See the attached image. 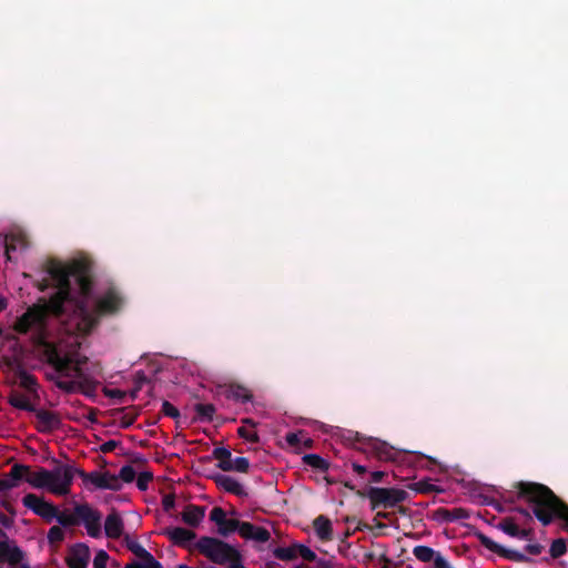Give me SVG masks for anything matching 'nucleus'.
Listing matches in <instances>:
<instances>
[{"label": "nucleus", "instance_id": "4468645a", "mask_svg": "<svg viewBox=\"0 0 568 568\" xmlns=\"http://www.w3.org/2000/svg\"><path fill=\"white\" fill-rule=\"evenodd\" d=\"M90 558L89 547L84 544L73 546L68 556L70 568H85Z\"/></svg>", "mask_w": 568, "mask_h": 568}, {"label": "nucleus", "instance_id": "338daca9", "mask_svg": "<svg viewBox=\"0 0 568 568\" xmlns=\"http://www.w3.org/2000/svg\"><path fill=\"white\" fill-rule=\"evenodd\" d=\"M296 568H302V567H296Z\"/></svg>", "mask_w": 568, "mask_h": 568}, {"label": "nucleus", "instance_id": "39448f33", "mask_svg": "<svg viewBox=\"0 0 568 568\" xmlns=\"http://www.w3.org/2000/svg\"><path fill=\"white\" fill-rule=\"evenodd\" d=\"M408 494L398 488H379L372 487L367 491V497L373 508L383 506L385 508L393 507L407 498Z\"/></svg>", "mask_w": 568, "mask_h": 568}, {"label": "nucleus", "instance_id": "e2e57ef3", "mask_svg": "<svg viewBox=\"0 0 568 568\" xmlns=\"http://www.w3.org/2000/svg\"><path fill=\"white\" fill-rule=\"evenodd\" d=\"M318 568H329V566H328V564L322 562V564H320Z\"/></svg>", "mask_w": 568, "mask_h": 568}, {"label": "nucleus", "instance_id": "423d86ee", "mask_svg": "<svg viewBox=\"0 0 568 568\" xmlns=\"http://www.w3.org/2000/svg\"><path fill=\"white\" fill-rule=\"evenodd\" d=\"M0 245L3 248H28L32 245L30 233L21 225H11L7 233L0 234Z\"/></svg>", "mask_w": 568, "mask_h": 568}, {"label": "nucleus", "instance_id": "a19ab883", "mask_svg": "<svg viewBox=\"0 0 568 568\" xmlns=\"http://www.w3.org/2000/svg\"><path fill=\"white\" fill-rule=\"evenodd\" d=\"M108 558L109 557L105 551H99L93 560L94 568H105Z\"/></svg>", "mask_w": 568, "mask_h": 568}, {"label": "nucleus", "instance_id": "7ed1b4c3", "mask_svg": "<svg viewBox=\"0 0 568 568\" xmlns=\"http://www.w3.org/2000/svg\"><path fill=\"white\" fill-rule=\"evenodd\" d=\"M197 550L211 561L223 565L239 557V551L231 545L212 537H202L196 542Z\"/></svg>", "mask_w": 568, "mask_h": 568}, {"label": "nucleus", "instance_id": "c9c22d12", "mask_svg": "<svg viewBox=\"0 0 568 568\" xmlns=\"http://www.w3.org/2000/svg\"><path fill=\"white\" fill-rule=\"evenodd\" d=\"M210 518L220 527L226 519V514L222 508L215 507L212 509Z\"/></svg>", "mask_w": 568, "mask_h": 568}, {"label": "nucleus", "instance_id": "e433bc0d", "mask_svg": "<svg viewBox=\"0 0 568 568\" xmlns=\"http://www.w3.org/2000/svg\"><path fill=\"white\" fill-rule=\"evenodd\" d=\"M304 462L316 468H326V463L317 455H306L304 456Z\"/></svg>", "mask_w": 568, "mask_h": 568}, {"label": "nucleus", "instance_id": "c85d7f7f", "mask_svg": "<svg viewBox=\"0 0 568 568\" xmlns=\"http://www.w3.org/2000/svg\"><path fill=\"white\" fill-rule=\"evenodd\" d=\"M54 518H57L58 521L63 526H73V525L79 524V516L77 515L75 510H74V513H68V511L58 513L57 511V516Z\"/></svg>", "mask_w": 568, "mask_h": 568}, {"label": "nucleus", "instance_id": "bf43d9fd", "mask_svg": "<svg viewBox=\"0 0 568 568\" xmlns=\"http://www.w3.org/2000/svg\"><path fill=\"white\" fill-rule=\"evenodd\" d=\"M114 446V443L109 442L103 445L104 450H110Z\"/></svg>", "mask_w": 568, "mask_h": 568}, {"label": "nucleus", "instance_id": "052dcab7", "mask_svg": "<svg viewBox=\"0 0 568 568\" xmlns=\"http://www.w3.org/2000/svg\"><path fill=\"white\" fill-rule=\"evenodd\" d=\"M124 568H140V566H138V562H132L126 565Z\"/></svg>", "mask_w": 568, "mask_h": 568}, {"label": "nucleus", "instance_id": "de8ad7c7", "mask_svg": "<svg viewBox=\"0 0 568 568\" xmlns=\"http://www.w3.org/2000/svg\"><path fill=\"white\" fill-rule=\"evenodd\" d=\"M286 440H287V443H288L290 445H292V446H296V445H298L300 443H302V438L300 437V435H298V434H293V433H292V434H288V435L286 436Z\"/></svg>", "mask_w": 568, "mask_h": 568}, {"label": "nucleus", "instance_id": "37998d69", "mask_svg": "<svg viewBox=\"0 0 568 568\" xmlns=\"http://www.w3.org/2000/svg\"><path fill=\"white\" fill-rule=\"evenodd\" d=\"M413 489L419 493H430L435 490V486L428 481H418L413 485Z\"/></svg>", "mask_w": 568, "mask_h": 568}, {"label": "nucleus", "instance_id": "680f3d73", "mask_svg": "<svg viewBox=\"0 0 568 568\" xmlns=\"http://www.w3.org/2000/svg\"><path fill=\"white\" fill-rule=\"evenodd\" d=\"M243 422H244L245 424L251 425L252 427H255V426H256V424H255L252 419H244Z\"/></svg>", "mask_w": 568, "mask_h": 568}, {"label": "nucleus", "instance_id": "ea45409f", "mask_svg": "<svg viewBox=\"0 0 568 568\" xmlns=\"http://www.w3.org/2000/svg\"><path fill=\"white\" fill-rule=\"evenodd\" d=\"M153 476L151 473H141L138 476L136 485L141 490H145L148 488L149 483L152 480Z\"/></svg>", "mask_w": 568, "mask_h": 568}, {"label": "nucleus", "instance_id": "4d7b16f0", "mask_svg": "<svg viewBox=\"0 0 568 568\" xmlns=\"http://www.w3.org/2000/svg\"><path fill=\"white\" fill-rule=\"evenodd\" d=\"M302 443L305 447H311L313 444V440L311 438H305L302 440Z\"/></svg>", "mask_w": 568, "mask_h": 568}, {"label": "nucleus", "instance_id": "cd10ccee", "mask_svg": "<svg viewBox=\"0 0 568 568\" xmlns=\"http://www.w3.org/2000/svg\"><path fill=\"white\" fill-rule=\"evenodd\" d=\"M194 409L199 417L202 419L211 420L215 413V407L212 404H195Z\"/></svg>", "mask_w": 568, "mask_h": 568}, {"label": "nucleus", "instance_id": "a211bd4d", "mask_svg": "<svg viewBox=\"0 0 568 568\" xmlns=\"http://www.w3.org/2000/svg\"><path fill=\"white\" fill-rule=\"evenodd\" d=\"M36 417L38 419V429L40 432H50L57 428L60 424L59 417L49 410H37Z\"/></svg>", "mask_w": 568, "mask_h": 568}, {"label": "nucleus", "instance_id": "9b49d317", "mask_svg": "<svg viewBox=\"0 0 568 568\" xmlns=\"http://www.w3.org/2000/svg\"><path fill=\"white\" fill-rule=\"evenodd\" d=\"M546 488L542 485H536V484H527L524 485L523 491L529 496V499L536 504V507L534 509L535 515L537 518L542 521L544 525H548L552 520V516L557 514L546 504L537 500L535 498L536 491L535 488Z\"/></svg>", "mask_w": 568, "mask_h": 568}, {"label": "nucleus", "instance_id": "f03ea898", "mask_svg": "<svg viewBox=\"0 0 568 568\" xmlns=\"http://www.w3.org/2000/svg\"><path fill=\"white\" fill-rule=\"evenodd\" d=\"M43 356L53 366L55 375L49 377L60 389L71 393L81 386L83 374L78 366H70V358L61 356L51 344H44Z\"/></svg>", "mask_w": 568, "mask_h": 568}, {"label": "nucleus", "instance_id": "aec40b11", "mask_svg": "<svg viewBox=\"0 0 568 568\" xmlns=\"http://www.w3.org/2000/svg\"><path fill=\"white\" fill-rule=\"evenodd\" d=\"M204 517V509L197 506H187L182 513V519L185 524L196 527Z\"/></svg>", "mask_w": 568, "mask_h": 568}, {"label": "nucleus", "instance_id": "5fc2aeb1", "mask_svg": "<svg viewBox=\"0 0 568 568\" xmlns=\"http://www.w3.org/2000/svg\"><path fill=\"white\" fill-rule=\"evenodd\" d=\"M353 468L355 471H357L358 474H364L366 471V468L364 466H361L358 464H354L353 465Z\"/></svg>", "mask_w": 568, "mask_h": 568}, {"label": "nucleus", "instance_id": "c756f323", "mask_svg": "<svg viewBox=\"0 0 568 568\" xmlns=\"http://www.w3.org/2000/svg\"><path fill=\"white\" fill-rule=\"evenodd\" d=\"M243 521H240L237 519H229L226 518L224 523L219 528V534L222 536H226L235 530L240 531V526Z\"/></svg>", "mask_w": 568, "mask_h": 568}, {"label": "nucleus", "instance_id": "b1692460", "mask_svg": "<svg viewBox=\"0 0 568 568\" xmlns=\"http://www.w3.org/2000/svg\"><path fill=\"white\" fill-rule=\"evenodd\" d=\"M120 304L119 298L114 294H108L98 303V308L101 313H112L118 310Z\"/></svg>", "mask_w": 568, "mask_h": 568}, {"label": "nucleus", "instance_id": "09e8293b", "mask_svg": "<svg viewBox=\"0 0 568 568\" xmlns=\"http://www.w3.org/2000/svg\"><path fill=\"white\" fill-rule=\"evenodd\" d=\"M277 557L281 558V559H292L293 558V554H292V550L290 549H280L277 552H276Z\"/></svg>", "mask_w": 568, "mask_h": 568}, {"label": "nucleus", "instance_id": "f8f14e48", "mask_svg": "<svg viewBox=\"0 0 568 568\" xmlns=\"http://www.w3.org/2000/svg\"><path fill=\"white\" fill-rule=\"evenodd\" d=\"M23 504L47 520H51L57 516V508L34 494L26 495L23 497Z\"/></svg>", "mask_w": 568, "mask_h": 568}, {"label": "nucleus", "instance_id": "1a4fd4ad", "mask_svg": "<svg viewBox=\"0 0 568 568\" xmlns=\"http://www.w3.org/2000/svg\"><path fill=\"white\" fill-rule=\"evenodd\" d=\"M10 476L13 479H24L36 488H45L47 469L31 470L28 466L14 465Z\"/></svg>", "mask_w": 568, "mask_h": 568}, {"label": "nucleus", "instance_id": "72a5a7b5", "mask_svg": "<svg viewBox=\"0 0 568 568\" xmlns=\"http://www.w3.org/2000/svg\"><path fill=\"white\" fill-rule=\"evenodd\" d=\"M566 551V542L564 539H556L552 541L550 547V554L554 558H557L565 554Z\"/></svg>", "mask_w": 568, "mask_h": 568}, {"label": "nucleus", "instance_id": "6e6d98bb", "mask_svg": "<svg viewBox=\"0 0 568 568\" xmlns=\"http://www.w3.org/2000/svg\"><path fill=\"white\" fill-rule=\"evenodd\" d=\"M7 300L0 296V311L4 310L7 307Z\"/></svg>", "mask_w": 568, "mask_h": 568}, {"label": "nucleus", "instance_id": "2eb2a0df", "mask_svg": "<svg viewBox=\"0 0 568 568\" xmlns=\"http://www.w3.org/2000/svg\"><path fill=\"white\" fill-rule=\"evenodd\" d=\"M87 478L97 488L118 490L121 487V483H120L119 478L109 473H104V474L94 473V474L87 476Z\"/></svg>", "mask_w": 568, "mask_h": 568}, {"label": "nucleus", "instance_id": "69168bd1", "mask_svg": "<svg viewBox=\"0 0 568 568\" xmlns=\"http://www.w3.org/2000/svg\"><path fill=\"white\" fill-rule=\"evenodd\" d=\"M378 516L386 517V514L378 513Z\"/></svg>", "mask_w": 568, "mask_h": 568}, {"label": "nucleus", "instance_id": "3c124183", "mask_svg": "<svg viewBox=\"0 0 568 568\" xmlns=\"http://www.w3.org/2000/svg\"><path fill=\"white\" fill-rule=\"evenodd\" d=\"M227 562H230V568H245L241 562H240V556L236 557L235 559H230Z\"/></svg>", "mask_w": 568, "mask_h": 568}, {"label": "nucleus", "instance_id": "412c9836", "mask_svg": "<svg viewBox=\"0 0 568 568\" xmlns=\"http://www.w3.org/2000/svg\"><path fill=\"white\" fill-rule=\"evenodd\" d=\"M479 539H480L481 544L485 545L488 549H490L495 552H498L499 555H503L507 558L515 559V560H524L525 559L524 555L501 548L500 546H498L496 542H494L487 536L480 535Z\"/></svg>", "mask_w": 568, "mask_h": 568}, {"label": "nucleus", "instance_id": "5701e85b", "mask_svg": "<svg viewBox=\"0 0 568 568\" xmlns=\"http://www.w3.org/2000/svg\"><path fill=\"white\" fill-rule=\"evenodd\" d=\"M314 528L317 536L323 540L332 538V525L328 518L320 516L314 520Z\"/></svg>", "mask_w": 568, "mask_h": 568}, {"label": "nucleus", "instance_id": "20e7f679", "mask_svg": "<svg viewBox=\"0 0 568 568\" xmlns=\"http://www.w3.org/2000/svg\"><path fill=\"white\" fill-rule=\"evenodd\" d=\"M75 469L68 465H60L53 470H47L45 489L55 495H67L73 480Z\"/></svg>", "mask_w": 568, "mask_h": 568}, {"label": "nucleus", "instance_id": "864d4df0", "mask_svg": "<svg viewBox=\"0 0 568 568\" xmlns=\"http://www.w3.org/2000/svg\"><path fill=\"white\" fill-rule=\"evenodd\" d=\"M383 476H384L383 471H374V473H372V479L374 481H376V483L379 481L383 478Z\"/></svg>", "mask_w": 568, "mask_h": 568}, {"label": "nucleus", "instance_id": "0e129e2a", "mask_svg": "<svg viewBox=\"0 0 568 568\" xmlns=\"http://www.w3.org/2000/svg\"><path fill=\"white\" fill-rule=\"evenodd\" d=\"M164 504H165V506L168 507L169 505H171V504H172V501H169L168 499H165Z\"/></svg>", "mask_w": 568, "mask_h": 568}, {"label": "nucleus", "instance_id": "6ab92c4d", "mask_svg": "<svg viewBox=\"0 0 568 568\" xmlns=\"http://www.w3.org/2000/svg\"><path fill=\"white\" fill-rule=\"evenodd\" d=\"M213 478L216 485L224 489L225 491L235 494L237 496H242L245 494L242 485L236 479L230 476L216 475Z\"/></svg>", "mask_w": 568, "mask_h": 568}, {"label": "nucleus", "instance_id": "f257e3e1", "mask_svg": "<svg viewBox=\"0 0 568 568\" xmlns=\"http://www.w3.org/2000/svg\"><path fill=\"white\" fill-rule=\"evenodd\" d=\"M48 272L59 291L49 303L32 305L17 320L13 329L20 334L29 331L41 333L47 324L49 312L53 314L61 312L63 302L69 297V276L75 277L82 294H88L90 291V264L87 261L79 260L70 264L51 261Z\"/></svg>", "mask_w": 568, "mask_h": 568}, {"label": "nucleus", "instance_id": "79ce46f5", "mask_svg": "<svg viewBox=\"0 0 568 568\" xmlns=\"http://www.w3.org/2000/svg\"><path fill=\"white\" fill-rule=\"evenodd\" d=\"M237 433L242 438H245L246 440H250L252 443L258 442L257 434L255 432L247 430L245 427H240Z\"/></svg>", "mask_w": 568, "mask_h": 568}, {"label": "nucleus", "instance_id": "2f4dec72", "mask_svg": "<svg viewBox=\"0 0 568 568\" xmlns=\"http://www.w3.org/2000/svg\"><path fill=\"white\" fill-rule=\"evenodd\" d=\"M124 541L126 544V547L139 558L142 556H146L148 551L144 548H142V546L138 541L133 540L130 536L126 535L124 537Z\"/></svg>", "mask_w": 568, "mask_h": 568}, {"label": "nucleus", "instance_id": "a878e982", "mask_svg": "<svg viewBox=\"0 0 568 568\" xmlns=\"http://www.w3.org/2000/svg\"><path fill=\"white\" fill-rule=\"evenodd\" d=\"M499 527L510 536H520L527 537L528 530L519 529L518 526L513 521V519H505L499 524Z\"/></svg>", "mask_w": 568, "mask_h": 568}, {"label": "nucleus", "instance_id": "6e6552de", "mask_svg": "<svg viewBox=\"0 0 568 568\" xmlns=\"http://www.w3.org/2000/svg\"><path fill=\"white\" fill-rule=\"evenodd\" d=\"M535 498L547 506H549L559 518L565 520L568 530V506L564 504L554 493L548 488H535Z\"/></svg>", "mask_w": 568, "mask_h": 568}, {"label": "nucleus", "instance_id": "9d476101", "mask_svg": "<svg viewBox=\"0 0 568 568\" xmlns=\"http://www.w3.org/2000/svg\"><path fill=\"white\" fill-rule=\"evenodd\" d=\"M213 456L219 460V467L224 471L246 473L248 469V460L246 458H231V453L225 448H216Z\"/></svg>", "mask_w": 568, "mask_h": 568}, {"label": "nucleus", "instance_id": "dca6fc26", "mask_svg": "<svg viewBox=\"0 0 568 568\" xmlns=\"http://www.w3.org/2000/svg\"><path fill=\"white\" fill-rule=\"evenodd\" d=\"M240 535L245 539H252L258 542H265L271 537L270 532L265 528L244 521L240 526Z\"/></svg>", "mask_w": 568, "mask_h": 568}, {"label": "nucleus", "instance_id": "7c9ffc66", "mask_svg": "<svg viewBox=\"0 0 568 568\" xmlns=\"http://www.w3.org/2000/svg\"><path fill=\"white\" fill-rule=\"evenodd\" d=\"M414 555L416 556L417 559L424 562L430 561L433 559L435 560L436 558L433 549L424 546L416 547L414 549Z\"/></svg>", "mask_w": 568, "mask_h": 568}, {"label": "nucleus", "instance_id": "4be33fe9", "mask_svg": "<svg viewBox=\"0 0 568 568\" xmlns=\"http://www.w3.org/2000/svg\"><path fill=\"white\" fill-rule=\"evenodd\" d=\"M165 534L178 545H183L195 538V534L181 527L168 528Z\"/></svg>", "mask_w": 568, "mask_h": 568}, {"label": "nucleus", "instance_id": "393cba45", "mask_svg": "<svg viewBox=\"0 0 568 568\" xmlns=\"http://www.w3.org/2000/svg\"><path fill=\"white\" fill-rule=\"evenodd\" d=\"M225 394L229 398L235 399V400H248L251 398V394L248 390L240 385H230Z\"/></svg>", "mask_w": 568, "mask_h": 568}, {"label": "nucleus", "instance_id": "bb28decb", "mask_svg": "<svg viewBox=\"0 0 568 568\" xmlns=\"http://www.w3.org/2000/svg\"><path fill=\"white\" fill-rule=\"evenodd\" d=\"M9 403L16 408L33 410L27 397L21 394L12 393L9 397Z\"/></svg>", "mask_w": 568, "mask_h": 568}, {"label": "nucleus", "instance_id": "ddd939ff", "mask_svg": "<svg viewBox=\"0 0 568 568\" xmlns=\"http://www.w3.org/2000/svg\"><path fill=\"white\" fill-rule=\"evenodd\" d=\"M22 551L8 540L6 532L0 528V562L17 565L22 560Z\"/></svg>", "mask_w": 568, "mask_h": 568}, {"label": "nucleus", "instance_id": "49530a36", "mask_svg": "<svg viewBox=\"0 0 568 568\" xmlns=\"http://www.w3.org/2000/svg\"><path fill=\"white\" fill-rule=\"evenodd\" d=\"M16 480L17 479H13L12 476L10 479L0 480V490L12 488L13 486H16Z\"/></svg>", "mask_w": 568, "mask_h": 568}, {"label": "nucleus", "instance_id": "603ef678", "mask_svg": "<svg viewBox=\"0 0 568 568\" xmlns=\"http://www.w3.org/2000/svg\"><path fill=\"white\" fill-rule=\"evenodd\" d=\"M528 551L532 555H538L540 554L541 551V547L539 545H531V546H528Z\"/></svg>", "mask_w": 568, "mask_h": 568}, {"label": "nucleus", "instance_id": "473e14b6", "mask_svg": "<svg viewBox=\"0 0 568 568\" xmlns=\"http://www.w3.org/2000/svg\"><path fill=\"white\" fill-rule=\"evenodd\" d=\"M19 385L29 392H34L37 383L31 375L21 373L19 375Z\"/></svg>", "mask_w": 568, "mask_h": 568}, {"label": "nucleus", "instance_id": "a18cd8bd", "mask_svg": "<svg viewBox=\"0 0 568 568\" xmlns=\"http://www.w3.org/2000/svg\"><path fill=\"white\" fill-rule=\"evenodd\" d=\"M298 552H300V555H301L304 559L310 560V561H313V560L316 558L315 552H314V551H312V550H311L308 547H306V546H300V547H298Z\"/></svg>", "mask_w": 568, "mask_h": 568}, {"label": "nucleus", "instance_id": "8fccbe9b", "mask_svg": "<svg viewBox=\"0 0 568 568\" xmlns=\"http://www.w3.org/2000/svg\"><path fill=\"white\" fill-rule=\"evenodd\" d=\"M433 566L434 568H449L445 559L440 556H436Z\"/></svg>", "mask_w": 568, "mask_h": 568}, {"label": "nucleus", "instance_id": "0eeeda50", "mask_svg": "<svg viewBox=\"0 0 568 568\" xmlns=\"http://www.w3.org/2000/svg\"><path fill=\"white\" fill-rule=\"evenodd\" d=\"M75 511L79 516V523L82 521L84 524L88 534L91 537H99L101 534L100 514L87 504L78 505Z\"/></svg>", "mask_w": 568, "mask_h": 568}, {"label": "nucleus", "instance_id": "f3484780", "mask_svg": "<svg viewBox=\"0 0 568 568\" xmlns=\"http://www.w3.org/2000/svg\"><path fill=\"white\" fill-rule=\"evenodd\" d=\"M123 527V519L115 510H112L104 523L105 535L109 538H119L122 535Z\"/></svg>", "mask_w": 568, "mask_h": 568}, {"label": "nucleus", "instance_id": "4c0bfd02", "mask_svg": "<svg viewBox=\"0 0 568 568\" xmlns=\"http://www.w3.org/2000/svg\"><path fill=\"white\" fill-rule=\"evenodd\" d=\"M135 477V470L132 468V466H124L120 470V477L119 480H123L125 483H131Z\"/></svg>", "mask_w": 568, "mask_h": 568}, {"label": "nucleus", "instance_id": "c03bdc74", "mask_svg": "<svg viewBox=\"0 0 568 568\" xmlns=\"http://www.w3.org/2000/svg\"><path fill=\"white\" fill-rule=\"evenodd\" d=\"M162 412L165 415L171 416V417H178L179 416V410L172 404H170L169 402H164L163 403Z\"/></svg>", "mask_w": 568, "mask_h": 568}, {"label": "nucleus", "instance_id": "58836bf2", "mask_svg": "<svg viewBox=\"0 0 568 568\" xmlns=\"http://www.w3.org/2000/svg\"><path fill=\"white\" fill-rule=\"evenodd\" d=\"M64 532L59 526H53L48 534V538L51 542H59L63 539Z\"/></svg>", "mask_w": 568, "mask_h": 568}, {"label": "nucleus", "instance_id": "f704fd0d", "mask_svg": "<svg viewBox=\"0 0 568 568\" xmlns=\"http://www.w3.org/2000/svg\"><path fill=\"white\" fill-rule=\"evenodd\" d=\"M142 562H138L140 568H161L160 564L153 558L150 552H146V556L140 557Z\"/></svg>", "mask_w": 568, "mask_h": 568}, {"label": "nucleus", "instance_id": "13d9d810", "mask_svg": "<svg viewBox=\"0 0 568 568\" xmlns=\"http://www.w3.org/2000/svg\"><path fill=\"white\" fill-rule=\"evenodd\" d=\"M110 396L114 397V396H122V393L120 390H110L108 393Z\"/></svg>", "mask_w": 568, "mask_h": 568}]
</instances>
